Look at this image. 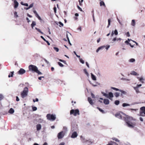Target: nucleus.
<instances>
[{
    "instance_id": "f257e3e1",
    "label": "nucleus",
    "mask_w": 145,
    "mask_h": 145,
    "mask_svg": "<svg viewBox=\"0 0 145 145\" xmlns=\"http://www.w3.org/2000/svg\"><path fill=\"white\" fill-rule=\"evenodd\" d=\"M133 120V119L132 118L127 115L124 121H125L129 127L133 128L135 125L136 124L135 122L132 121Z\"/></svg>"
},
{
    "instance_id": "f03ea898",
    "label": "nucleus",
    "mask_w": 145,
    "mask_h": 145,
    "mask_svg": "<svg viewBox=\"0 0 145 145\" xmlns=\"http://www.w3.org/2000/svg\"><path fill=\"white\" fill-rule=\"evenodd\" d=\"M127 115L122 112H117L115 114V116L120 119L125 120Z\"/></svg>"
},
{
    "instance_id": "7ed1b4c3",
    "label": "nucleus",
    "mask_w": 145,
    "mask_h": 145,
    "mask_svg": "<svg viewBox=\"0 0 145 145\" xmlns=\"http://www.w3.org/2000/svg\"><path fill=\"white\" fill-rule=\"evenodd\" d=\"M103 95L107 98H108L110 100H112V98L114 97V95L113 93L111 92H110L108 93V94H106L103 92H102Z\"/></svg>"
},
{
    "instance_id": "20e7f679",
    "label": "nucleus",
    "mask_w": 145,
    "mask_h": 145,
    "mask_svg": "<svg viewBox=\"0 0 145 145\" xmlns=\"http://www.w3.org/2000/svg\"><path fill=\"white\" fill-rule=\"evenodd\" d=\"M28 91V88L27 87L25 88L23 91L21 93V97L23 98L26 97L27 95Z\"/></svg>"
},
{
    "instance_id": "39448f33",
    "label": "nucleus",
    "mask_w": 145,
    "mask_h": 145,
    "mask_svg": "<svg viewBox=\"0 0 145 145\" xmlns=\"http://www.w3.org/2000/svg\"><path fill=\"white\" fill-rule=\"evenodd\" d=\"M70 114L71 115L73 114L75 116H76L77 115H79L80 114L79 110L78 109L75 110L72 109L70 110Z\"/></svg>"
},
{
    "instance_id": "423d86ee",
    "label": "nucleus",
    "mask_w": 145,
    "mask_h": 145,
    "mask_svg": "<svg viewBox=\"0 0 145 145\" xmlns=\"http://www.w3.org/2000/svg\"><path fill=\"white\" fill-rule=\"evenodd\" d=\"M29 71L36 72L38 69V68L35 65H31L29 66Z\"/></svg>"
},
{
    "instance_id": "0eeeda50",
    "label": "nucleus",
    "mask_w": 145,
    "mask_h": 145,
    "mask_svg": "<svg viewBox=\"0 0 145 145\" xmlns=\"http://www.w3.org/2000/svg\"><path fill=\"white\" fill-rule=\"evenodd\" d=\"M46 117L47 119L50 120L54 121L56 119V117L55 115L53 114H48L46 115Z\"/></svg>"
},
{
    "instance_id": "6e6552de",
    "label": "nucleus",
    "mask_w": 145,
    "mask_h": 145,
    "mask_svg": "<svg viewBox=\"0 0 145 145\" xmlns=\"http://www.w3.org/2000/svg\"><path fill=\"white\" fill-rule=\"evenodd\" d=\"M64 133L63 131H62L59 133L57 135V137L59 139L63 138L64 136Z\"/></svg>"
},
{
    "instance_id": "1a4fd4ad",
    "label": "nucleus",
    "mask_w": 145,
    "mask_h": 145,
    "mask_svg": "<svg viewBox=\"0 0 145 145\" xmlns=\"http://www.w3.org/2000/svg\"><path fill=\"white\" fill-rule=\"evenodd\" d=\"M140 110H141V112H140V115L142 116H144V115H142L143 113L144 114H145V107L143 106L141 107L140 108Z\"/></svg>"
},
{
    "instance_id": "9d476101",
    "label": "nucleus",
    "mask_w": 145,
    "mask_h": 145,
    "mask_svg": "<svg viewBox=\"0 0 145 145\" xmlns=\"http://www.w3.org/2000/svg\"><path fill=\"white\" fill-rule=\"evenodd\" d=\"M25 72V71L22 68H21L18 72V74H23Z\"/></svg>"
},
{
    "instance_id": "9b49d317",
    "label": "nucleus",
    "mask_w": 145,
    "mask_h": 145,
    "mask_svg": "<svg viewBox=\"0 0 145 145\" xmlns=\"http://www.w3.org/2000/svg\"><path fill=\"white\" fill-rule=\"evenodd\" d=\"M14 1V8H17L18 6V2L16 1V0H12Z\"/></svg>"
},
{
    "instance_id": "f8f14e48",
    "label": "nucleus",
    "mask_w": 145,
    "mask_h": 145,
    "mask_svg": "<svg viewBox=\"0 0 145 145\" xmlns=\"http://www.w3.org/2000/svg\"><path fill=\"white\" fill-rule=\"evenodd\" d=\"M78 134H77V133L75 131L72 133L71 137L72 138H76Z\"/></svg>"
},
{
    "instance_id": "ddd939ff",
    "label": "nucleus",
    "mask_w": 145,
    "mask_h": 145,
    "mask_svg": "<svg viewBox=\"0 0 145 145\" xmlns=\"http://www.w3.org/2000/svg\"><path fill=\"white\" fill-rule=\"evenodd\" d=\"M120 91L121 92V93L120 94V96L122 97H123V95H126L127 94V92L123 90H120Z\"/></svg>"
},
{
    "instance_id": "4468645a",
    "label": "nucleus",
    "mask_w": 145,
    "mask_h": 145,
    "mask_svg": "<svg viewBox=\"0 0 145 145\" xmlns=\"http://www.w3.org/2000/svg\"><path fill=\"white\" fill-rule=\"evenodd\" d=\"M37 130V131L40 130L41 128V126L40 124H38L36 125Z\"/></svg>"
},
{
    "instance_id": "2eb2a0df",
    "label": "nucleus",
    "mask_w": 145,
    "mask_h": 145,
    "mask_svg": "<svg viewBox=\"0 0 145 145\" xmlns=\"http://www.w3.org/2000/svg\"><path fill=\"white\" fill-rule=\"evenodd\" d=\"M104 103L106 105H108L109 103V101L108 99H105L104 100Z\"/></svg>"
},
{
    "instance_id": "dca6fc26",
    "label": "nucleus",
    "mask_w": 145,
    "mask_h": 145,
    "mask_svg": "<svg viewBox=\"0 0 145 145\" xmlns=\"http://www.w3.org/2000/svg\"><path fill=\"white\" fill-rule=\"evenodd\" d=\"M88 101L90 104L92 105L93 104V101L90 97L88 98Z\"/></svg>"
},
{
    "instance_id": "f3484780",
    "label": "nucleus",
    "mask_w": 145,
    "mask_h": 145,
    "mask_svg": "<svg viewBox=\"0 0 145 145\" xmlns=\"http://www.w3.org/2000/svg\"><path fill=\"white\" fill-rule=\"evenodd\" d=\"M81 139L83 142H87V141H89V140H85V138L82 136L81 137Z\"/></svg>"
},
{
    "instance_id": "a211bd4d",
    "label": "nucleus",
    "mask_w": 145,
    "mask_h": 145,
    "mask_svg": "<svg viewBox=\"0 0 145 145\" xmlns=\"http://www.w3.org/2000/svg\"><path fill=\"white\" fill-rule=\"evenodd\" d=\"M121 40V39L120 38L117 39L116 37L114 38L112 40V41L114 42L116 40H117V41H120Z\"/></svg>"
},
{
    "instance_id": "6ab92c4d",
    "label": "nucleus",
    "mask_w": 145,
    "mask_h": 145,
    "mask_svg": "<svg viewBox=\"0 0 145 145\" xmlns=\"http://www.w3.org/2000/svg\"><path fill=\"white\" fill-rule=\"evenodd\" d=\"M133 88L135 90V91L137 93H138L139 92L138 87H133Z\"/></svg>"
},
{
    "instance_id": "aec40b11",
    "label": "nucleus",
    "mask_w": 145,
    "mask_h": 145,
    "mask_svg": "<svg viewBox=\"0 0 145 145\" xmlns=\"http://www.w3.org/2000/svg\"><path fill=\"white\" fill-rule=\"evenodd\" d=\"M14 112V110L12 108H11L9 110L8 112L10 114H13Z\"/></svg>"
},
{
    "instance_id": "412c9836",
    "label": "nucleus",
    "mask_w": 145,
    "mask_h": 145,
    "mask_svg": "<svg viewBox=\"0 0 145 145\" xmlns=\"http://www.w3.org/2000/svg\"><path fill=\"white\" fill-rule=\"evenodd\" d=\"M91 78L94 80H96V78L95 76L92 73L91 74Z\"/></svg>"
},
{
    "instance_id": "4be33fe9",
    "label": "nucleus",
    "mask_w": 145,
    "mask_h": 145,
    "mask_svg": "<svg viewBox=\"0 0 145 145\" xmlns=\"http://www.w3.org/2000/svg\"><path fill=\"white\" fill-rule=\"evenodd\" d=\"M14 72H11L10 73L9 75H8V77L9 78H10V77H12L13 76V75L14 74Z\"/></svg>"
},
{
    "instance_id": "5701e85b",
    "label": "nucleus",
    "mask_w": 145,
    "mask_h": 145,
    "mask_svg": "<svg viewBox=\"0 0 145 145\" xmlns=\"http://www.w3.org/2000/svg\"><path fill=\"white\" fill-rule=\"evenodd\" d=\"M131 74L132 75H133L135 76H136L138 75L137 73L136 72L134 71H132L131 72Z\"/></svg>"
},
{
    "instance_id": "b1692460",
    "label": "nucleus",
    "mask_w": 145,
    "mask_h": 145,
    "mask_svg": "<svg viewBox=\"0 0 145 145\" xmlns=\"http://www.w3.org/2000/svg\"><path fill=\"white\" fill-rule=\"evenodd\" d=\"M36 23L35 22H34V21L32 22V23L31 24V27L32 29L33 28V27L35 25H36Z\"/></svg>"
},
{
    "instance_id": "393cba45",
    "label": "nucleus",
    "mask_w": 145,
    "mask_h": 145,
    "mask_svg": "<svg viewBox=\"0 0 145 145\" xmlns=\"http://www.w3.org/2000/svg\"><path fill=\"white\" fill-rule=\"evenodd\" d=\"M131 25L133 26H135V22L134 20H132Z\"/></svg>"
},
{
    "instance_id": "a878e982",
    "label": "nucleus",
    "mask_w": 145,
    "mask_h": 145,
    "mask_svg": "<svg viewBox=\"0 0 145 145\" xmlns=\"http://www.w3.org/2000/svg\"><path fill=\"white\" fill-rule=\"evenodd\" d=\"M100 6H102V5L104 6H105V4L103 2V1H101L100 3Z\"/></svg>"
},
{
    "instance_id": "bb28decb",
    "label": "nucleus",
    "mask_w": 145,
    "mask_h": 145,
    "mask_svg": "<svg viewBox=\"0 0 145 145\" xmlns=\"http://www.w3.org/2000/svg\"><path fill=\"white\" fill-rule=\"evenodd\" d=\"M129 106H130V105L127 103H123L122 104V106L124 107Z\"/></svg>"
},
{
    "instance_id": "cd10ccee",
    "label": "nucleus",
    "mask_w": 145,
    "mask_h": 145,
    "mask_svg": "<svg viewBox=\"0 0 145 145\" xmlns=\"http://www.w3.org/2000/svg\"><path fill=\"white\" fill-rule=\"evenodd\" d=\"M115 104L117 105H118L120 103V101L118 100H116L114 102Z\"/></svg>"
},
{
    "instance_id": "c85d7f7f",
    "label": "nucleus",
    "mask_w": 145,
    "mask_h": 145,
    "mask_svg": "<svg viewBox=\"0 0 145 145\" xmlns=\"http://www.w3.org/2000/svg\"><path fill=\"white\" fill-rule=\"evenodd\" d=\"M33 12L35 14V16L37 17L39 16L35 10H34Z\"/></svg>"
},
{
    "instance_id": "c756f323",
    "label": "nucleus",
    "mask_w": 145,
    "mask_h": 145,
    "mask_svg": "<svg viewBox=\"0 0 145 145\" xmlns=\"http://www.w3.org/2000/svg\"><path fill=\"white\" fill-rule=\"evenodd\" d=\"M114 95L116 97H117L120 96V93L118 92H116L114 93Z\"/></svg>"
},
{
    "instance_id": "7c9ffc66",
    "label": "nucleus",
    "mask_w": 145,
    "mask_h": 145,
    "mask_svg": "<svg viewBox=\"0 0 145 145\" xmlns=\"http://www.w3.org/2000/svg\"><path fill=\"white\" fill-rule=\"evenodd\" d=\"M21 4L22 5H23L25 6L26 7H28V5L27 3H24L22 2H21Z\"/></svg>"
},
{
    "instance_id": "2f4dec72",
    "label": "nucleus",
    "mask_w": 145,
    "mask_h": 145,
    "mask_svg": "<svg viewBox=\"0 0 145 145\" xmlns=\"http://www.w3.org/2000/svg\"><path fill=\"white\" fill-rule=\"evenodd\" d=\"M111 88L112 89L114 90H115L117 91H120V89H118V88H115L114 87H111Z\"/></svg>"
},
{
    "instance_id": "473e14b6",
    "label": "nucleus",
    "mask_w": 145,
    "mask_h": 145,
    "mask_svg": "<svg viewBox=\"0 0 145 145\" xmlns=\"http://www.w3.org/2000/svg\"><path fill=\"white\" fill-rule=\"evenodd\" d=\"M35 29H36L40 33H41L42 34H43V33L41 31L40 29H38L37 27H35Z\"/></svg>"
},
{
    "instance_id": "72a5a7b5",
    "label": "nucleus",
    "mask_w": 145,
    "mask_h": 145,
    "mask_svg": "<svg viewBox=\"0 0 145 145\" xmlns=\"http://www.w3.org/2000/svg\"><path fill=\"white\" fill-rule=\"evenodd\" d=\"M108 24L107 26V27L108 28L110 25V19H109L108 20Z\"/></svg>"
},
{
    "instance_id": "f704fd0d",
    "label": "nucleus",
    "mask_w": 145,
    "mask_h": 145,
    "mask_svg": "<svg viewBox=\"0 0 145 145\" xmlns=\"http://www.w3.org/2000/svg\"><path fill=\"white\" fill-rule=\"evenodd\" d=\"M4 97L3 95L1 94H0V101L2 100L3 98Z\"/></svg>"
},
{
    "instance_id": "c9c22d12",
    "label": "nucleus",
    "mask_w": 145,
    "mask_h": 145,
    "mask_svg": "<svg viewBox=\"0 0 145 145\" xmlns=\"http://www.w3.org/2000/svg\"><path fill=\"white\" fill-rule=\"evenodd\" d=\"M129 61L131 62H134L135 61V59L133 58H131L129 60Z\"/></svg>"
},
{
    "instance_id": "e433bc0d",
    "label": "nucleus",
    "mask_w": 145,
    "mask_h": 145,
    "mask_svg": "<svg viewBox=\"0 0 145 145\" xmlns=\"http://www.w3.org/2000/svg\"><path fill=\"white\" fill-rule=\"evenodd\" d=\"M36 72L37 73L39 74H42V73L40 72L39 71V70H38V69L37 70V71H36Z\"/></svg>"
},
{
    "instance_id": "4c0bfd02",
    "label": "nucleus",
    "mask_w": 145,
    "mask_h": 145,
    "mask_svg": "<svg viewBox=\"0 0 145 145\" xmlns=\"http://www.w3.org/2000/svg\"><path fill=\"white\" fill-rule=\"evenodd\" d=\"M84 72H85V73L87 75H88V72L87 71V70L85 69H84Z\"/></svg>"
},
{
    "instance_id": "58836bf2",
    "label": "nucleus",
    "mask_w": 145,
    "mask_h": 145,
    "mask_svg": "<svg viewBox=\"0 0 145 145\" xmlns=\"http://www.w3.org/2000/svg\"><path fill=\"white\" fill-rule=\"evenodd\" d=\"M104 47L103 46H101L99 47L96 50V52H98V51L99 50H100L102 49Z\"/></svg>"
},
{
    "instance_id": "ea45409f",
    "label": "nucleus",
    "mask_w": 145,
    "mask_h": 145,
    "mask_svg": "<svg viewBox=\"0 0 145 145\" xmlns=\"http://www.w3.org/2000/svg\"><path fill=\"white\" fill-rule=\"evenodd\" d=\"M104 47L103 46H101L99 47L96 50V52H98V51L99 50H100L102 49Z\"/></svg>"
},
{
    "instance_id": "a19ab883",
    "label": "nucleus",
    "mask_w": 145,
    "mask_h": 145,
    "mask_svg": "<svg viewBox=\"0 0 145 145\" xmlns=\"http://www.w3.org/2000/svg\"><path fill=\"white\" fill-rule=\"evenodd\" d=\"M14 17L15 18H17L18 17V15L17 14V12H14Z\"/></svg>"
},
{
    "instance_id": "79ce46f5",
    "label": "nucleus",
    "mask_w": 145,
    "mask_h": 145,
    "mask_svg": "<svg viewBox=\"0 0 145 145\" xmlns=\"http://www.w3.org/2000/svg\"><path fill=\"white\" fill-rule=\"evenodd\" d=\"M32 108L33 111H36L37 109V108L35 106H32Z\"/></svg>"
},
{
    "instance_id": "37998d69",
    "label": "nucleus",
    "mask_w": 145,
    "mask_h": 145,
    "mask_svg": "<svg viewBox=\"0 0 145 145\" xmlns=\"http://www.w3.org/2000/svg\"><path fill=\"white\" fill-rule=\"evenodd\" d=\"M58 65L61 67H63L64 66V65L60 62H58Z\"/></svg>"
},
{
    "instance_id": "c03bdc74",
    "label": "nucleus",
    "mask_w": 145,
    "mask_h": 145,
    "mask_svg": "<svg viewBox=\"0 0 145 145\" xmlns=\"http://www.w3.org/2000/svg\"><path fill=\"white\" fill-rule=\"evenodd\" d=\"M139 81L141 82L142 83H144V82L142 81L143 80H144V79L142 78H141L139 79Z\"/></svg>"
},
{
    "instance_id": "a18cd8bd",
    "label": "nucleus",
    "mask_w": 145,
    "mask_h": 145,
    "mask_svg": "<svg viewBox=\"0 0 145 145\" xmlns=\"http://www.w3.org/2000/svg\"><path fill=\"white\" fill-rule=\"evenodd\" d=\"M80 61L82 64H84V61L82 58L80 59Z\"/></svg>"
},
{
    "instance_id": "49530a36",
    "label": "nucleus",
    "mask_w": 145,
    "mask_h": 145,
    "mask_svg": "<svg viewBox=\"0 0 145 145\" xmlns=\"http://www.w3.org/2000/svg\"><path fill=\"white\" fill-rule=\"evenodd\" d=\"M114 33L116 35H117L118 34V32L117 30L116 29H115L114 31Z\"/></svg>"
},
{
    "instance_id": "de8ad7c7",
    "label": "nucleus",
    "mask_w": 145,
    "mask_h": 145,
    "mask_svg": "<svg viewBox=\"0 0 145 145\" xmlns=\"http://www.w3.org/2000/svg\"><path fill=\"white\" fill-rule=\"evenodd\" d=\"M59 61L61 62H62L63 63H64L65 64L66 63V61L64 60L61 59H59Z\"/></svg>"
},
{
    "instance_id": "09e8293b",
    "label": "nucleus",
    "mask_w": 145,
    "mask_h": 145,
    "mask_svg": "<svg viewBox=\"0 0 145 145\" xmlns=\"http://www.w3.org/2000/svg\"><path fill=\"white\" fill-rule=\"evenodd\" d=\"M112 139L116 142H119V140L117 138H112Z\"/></svg>"
},
{
    "instance_id": "8fccbe9b",
    "label": "nucleus",
    "mask_w": 145,
    "mask_h": 145,
    "mask_svg": "<svg viewBox=\"0 0 145 145\" xmlns=\"http://www.w3.org/2000/svg\"><path fill=\"white\" fill-rule=\"evenodd\" d=\"M111 142L112 143L113 145H118L114 141H111Z\"/></svg>"
},
{
    "instance_id": "3c124183",
    "label": "nucleus",
    "mask_w": 145,
    "mask_h": 145,
    "mask_svg": "<svg viewBox=\"0 0 145 145\" xmlns=\"http://www.w3.org/2000/svg\"><path fill=\"white\" fill-rule=\"evenodd\" d=\"M54 49L57 52L59 51V49L58 48L54 47Z\"/></svg>"
},
{
    "instance_id": "603ef678",
    "label": "nucleus",
    "mask_w": 145,
    "mask_h": 145,
    "mask_svg": "<svg viewBox=\"0 0 145 145\" xmlns=\"http://www.w3.org/2000/svg\"><path fill=\"white\" fill-rule=\"evenodd\" d=\"M77 7L81 11H82V9L78 5L77 6Z\"/></svg>"
},
{
    "instance_id": "864d4df0",
    "label": "nucleus",
    "mask_w": 145,
    "mask_h": 145,
    "mask_svg": "<svg viewBox=\"0 0 145 145\" xmlns=\"http://www.w3.org/2000/svg\"><path fill=\"white\" fill-rule=\"evenodd\" d=\"M33 3L31 4V5H30L29 6V8H30L31 7H32L33 6Z\"/></svg>"
},
{
    "instance_id": "5fc2aeb1",
    "label": "nucleus",
    "mask_w": 145,
    "mask_h": 145,
    "mask_svg": "<svg viewBox=\"0 0 145 145\" xmlns=\"http://www.w3.org/2000/svg\"><path fill=\"white\" fill-rule=\"evenodd\" d=\"M54 10L55 13H56V7L54 8Z\"/></svg>"
},
{
    "instance_id": "6e6d98bb",
    "label": "nucleus",
    "mask_w": 145,
    "mask_h": 145,
    "mask_svg": "<svg viewBox=\"0 0 145 145\" xmlns=\"http://www.w3.org/2000/svg\"><path fill=\"white\" fill-rule=\"evenodd\" d=\"M59 24L60 25H61L62 26H63V24L60 22H59Z\"/></svg>"
},
{
    "instance_id": "4d7b16f0",
    "label": "nucleus",
    "mask_w": 145,
    "mask_h": 145,
    "mask_svg": "<svg viewBox=\"0 0 145 145\" xmlns=\"http://www.w3.org/2000/svg\"><path fill=\"white\" fill-rule=\"evenodd\" d=\"M91 96L93 98H95V96L92 93H91Z\"/></svg>"
},
{
    "instance_id": "13d9d810",
    "label": "nucleus",
    "mask_w": 145,
    "mask_h": 145,
    "mask_svg": "<svg viewBox=\"0 0 145 145\" xmlns=\"http://www.w3.org/2000/svg\"><path fill=\"white\" fill-rule=\"evenodd\" d=\"M16 101H19L20 100V99L18 97V96H16Z\"/></svg>"
},
{
    "instance_id": "bf43d9fd",
    "label": "nucleus",
    "mask_w": 145,
    "mask_h": 145,
    "mask_svg": "<svg viewBox=\"0 0 145 145\" xmlns=\"http://www.w3.org/2000/svg\"><path fill=\"white\" fill-rule=\"evenodd\" d=\"M126 35L128 37H129L130 36L129 33V32H128L126 33Z\"/></svg>"
},
{
    "instance_id": "052dcab7",
    "label": "nucleus",
    "mask_w": 145,
    "mask_h": 145,
    "mask_svg": "<svg viewBox=\"0 0 145 145\" xmlns=\"http://www.w3.org/2000/svg\"><path fill=\"white\" fill-rule=\"evenodd\" d=\"M99 111L101 112L102 113H105V112H104V111L101 109L100 110H99Z\"/></svg>"
},
{
    "instance_id": "680f3d73",
    "label": "nucleus",
    "mask_w": 145,
    "mask_h": 145,
    "mask_svg": "<svg viewBox=\"0 0 145 145\" xmlns=\"http://www.w3.org/2000/svg\"><path fill=\"white\" fill-rule=\"evenodd\" d=\"M40 37L41 38H42V39L43 40H44L45 41H46V40L44 38V37L42 36H40Z\"/></svg>"
},
{
    "instance_id": "e2e57ef3",
    "label": "nucleus",
    "mask_w": 145,
    "mask_h": 145,
    "mask_svg": "<svg viewBox=\"0 0 145 145\" xmlns=\"http://www.w3.org/2000/svg\"><path fill=\"white\" fill-rule=\"evenodd\" d=\"M46 42L47 44L48 45H50V43L47 40H46V41H45Z\"/></svg>"
},
{
    "instance_id": "0e129e2a",
    "label": "nucleus",
    "mask_w": 145,
    "mask_h": 145,
    "mask_svg": "<svg viewBox=\"0 0 145 145\" xmlns=\"http://www.w3.org/2000/svg\"><path fill=\"white\" fill-rule=\"evenodd\" d=\"M125 43H126L127 44H129L130 43H129V42L127 40H126L125 41Z\"/></svg>"
},
{
    "instance_id": "69168bd1",
    "label": "nucleus",
    "mask_w": 145,
    "mask_h": 145,
    "mask_svg": "<svg viewBox=\"0 0 145 145\" xmlns=\"http://www.w3.org/2000/svg\"><path fill=\"white\" fill-rule=\"evenodd\" d=\"M65 145V143L63 142H62L59 145Z\"/></svg>"
},
{
    "instance_id": "338daca9",
    "label": "nucleus",
    "mask_w": 145,
    "mask_h": 145,
    "mask_svg": "<svg viewBox=\"0 0 145 145\" xmlns=\"http://www.w3.org/2000/svg\"><path fill=\"white\" fill-rule=\"evenodd\" d=\"M110 46L109 45H108V46H106V50H108V48H109Z\"/></svg>"
},
{
    "instance_id": "774afa93",
    "label": "nucleus",
    "mask_w": 145,
    "mask_h": 145,
    "mask_svg": "<svg viewBox=\"0 0 145 145\" xmlns=\"http://www.w3.org/2000/svg\"><path fill=\"white\" fill-rule=\"evenodd\" d=\"M37 18L39 20H42L41 18L39 16L38 17H37Z\"/></svg>"
}]
</instances>
